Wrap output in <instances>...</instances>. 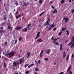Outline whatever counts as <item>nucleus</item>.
Masks as SVG:
<instances>
[{
	"instance_id": "nucleus-1",
	"label": "nucleus",
	"mask_w": 74,
	"mask_h": 74,
	"mask_svg": "<svg viewBox=\"0 0 74 74\" xmlns=\"http://www.w3.org/2000/svg\"><path fill=\"white\" fill-rule=\"evenodd\" d=\"M16 53V52H15L13 53V51H12L8 54H5V56H8V55H9L8 58H12V56H14V53Z\"/></svg>"
},
{
	"instance_id": "nucleus-2",
	"label": "nucleus",
	"mask_w": 74,
	"mask_h": 74,
	"mask_svg": "<svg viewBox=\"0 0 74 74\" xmlns=\"http://www.w3.org/2000/svg\"><path fill=\"white\" fill-rule=\"evenodd\" d=\"M49 22H50V19H49V18H48L46 22L44 24L45 26H47V25H49Z\"/></svg>"
},
{
	"instance_id": "nucleus-3",
	"label": "nucleus",
	"mask_w": 74,
	"mask_h": 74,
	"mask_svg": "<svg viewBox=\"0 0 74 74\" xmlns=\"http://www.w3.org/2000/svg\"><path fill=\"white\" fill-rule=\"evenodd\" d=\"M55 26H56V25H55L54 24H52L48 28V30H50L51 29H52V28H53V27H55Z\"/></svg>"
},
{
	"instance_id": "nucleus-4",
	"label": "nucleus",
	"mask_w": 74,
	"mask_h": 74,
	"mask_svg": "<svg viewBox=\"0 0 74 74\" xmlns=\"http://www.w3.org/2000/svg\"><path fill=\"white\" fill-rule=\"evenodd\" d=\"M58 39L55 38V39H54V40H53V43L54 44H55V45H59V43L56 42V41H57V40H58Z\"/></svg>"
},
{
	"instance_id": "nucleus-5",
	"label": "nucleus",
	"mask_w": 74,
	"mask_h": 74,
	"mask_svg": "<svg viewBox=\"0 0 74 74\" xmlns=\"http://www.w3.org/2000/svg\"><path fill=\"white\" fill-rule=\"evenodd\" d=\"M8 30L9 31H10V33H11V32H12V30H13V27H10L9 26H8Z\"/></svg>"
},
{
	"instance_id": "nucleus-6",
	"label": "nucleus",
	"mask_w": 74,
	"mask_h": 74,
	"mask_svg": "<svg viewBox=\"0 0 74 74\" xmlns=\"http://www.w3.org/2000/svg\"><path fill=\"white\" fill-rule=\"evenodd\" d=\"M50 52H51V50L50 49H47L46 51V53L47 55L49 54L50 53Z\"/></svg>"
},
{
	"instance_id": "nucleus-7",
	"label": "nucleus",
	"mask_w": 74,
	"mask_h": 74,
	"mask_svg": "<svg viewBox=\"0 0 74 74\" xmlns=\"http://www.w3.org/2000/svg\"><path fill=\"white\" fill-rule=\"evenodd\" d=\"M44 51V50L43 49L42 50L40 53V58H42V53H43V52Z\"/></svg>"
},
{
	"instance_id": "nucleus-8",
	"label": "nucleus",
	"mask_w": 74,
	"mask_h": 74,
	"mask_svg": "<svg viewBox=\"0 0 74 74\" xmlns=\"http://www.w3.org/2000/svg\"><path fill=\"white\" fill-rule=\"evenodd\" d=\"M21 29V27L18 26L15 28V30H20Z\"/></svg>"
},
{
	"instance_id": "nucleus-9",
	"label": "nucleus",
	"mask_w": 74,
	"mask_h": 74,
	"mask_svg": "<svg viewBox=\"0 0 74 74\" xmlns=\"http://www.w3.org/2000/svg\"><path fill=\"white\" fill-rule=\"evenodd\" d=\"M66 52L65 51H64V53H63V58H65V57H66Z\"/></svg>"
},
{
	"instance_id": "nucleus-10",
	"label": "nucleus",
	"mask_w": 74,
	"mask_h": 74,
	"mask_svg": "<svg viewBox=\"0 0 74 74\" xmlns=\"http://www.w3.org/2000/svg\"><path fill=\"white\" fill-rule=\"evenodd\" d=\"M43 41V40H42V39L40 38L38 39V40L37 41L38 42H42Z\"/></svg>"
},
{
	"instance_id": "nucleus-11",
	"label": "nucleus",
	"mask_w": 74,
	"mask_h": 74,
	"mask_svg": "<svg viewBox=\"0 0 74 74\" xmlns=\"http://www.w3.org/2000/svg\"><path fill=\"white\" fill-rule=\"evenodd\" d=\"M0 33H5V31L3 30V29L0 30Z\"/></svg>"
},
{
	"instance_id": "nucleus-12",
	"label": "nucleus",
	"mask_w": 74,
	"mask_h": 74,
	"mask_svg": "<svg viewBox=\"0 0 74 74\" xmlns=\"http://www.w3.org/2000/svg\"><path fill=\"white\" fill-rule=\"evenodd\" d=\"M71 65H70L68 68V70H67V72H69L70 70V69H71Z\"/></svg>"
},
{
	"instance_id": "nucleus-13",
	"label": "nucleus",
	"mask_w": 74,
	"mask_h": 74,
	"mask_svg": "<svg viewBox=\"0 0 74 74\" xmlns=\"http://www.w3.org/2000/svg\"><path fill=\"white\" fill-rule=\"evenodd\" d=\"M17 65V64L14 61L13 62V66H16Z\"/></svg>"
},
{
	"instance_id": "nucleus-14",
	"label": "nucleus",
	"mask_w": 74,
	"mask_h": 74,
	"mask_svg": "<svg viewBox=\"0 0 74 74\" xmlns=\"http://www.w3.org/2000/svg\"><path fill=\"white\" fill-rule=\"evenodd\" d=\"M69 18L67 17H66V19L65 20L66 23H67V22L69 21Z\"/></svg>"
},
{
	"instance_id": "nucleus-15",
	"label": "nucleus",
	"mask_w": 74,
	"mask_h": 74,
	"mask_svg": "<svg viewBox=\"0 0 74 74\" xmlns=\"http://www.w3.org/2000/svg\"><path fill=\"white\" fill-rule=\"evenodd\" d=\"M69 55H68L66 58V61H69Z\"/></svg>"
},
{
	"instance_id": "nucleus-16",
	"label": "nucleus",
	"mask_w": 74,
	"mask_h": 74,
	"mask_svg": "<svg viewBox=\"0 0 74 74\" xmlns=\"http://www.w3.org/2000/svg\"><path fill=\"white\" fill-rule=\"evenodd\" d=\"M71 42H74V37H72L71 38Z\"/></svg>"
},
{
	"instance_id": "nucleus-17",
	"label": "nucleus",
	"mask_w": 74,
	"mask_h": 74,
	"mask_svg": "<svg viewBox=\"0 0 74 74\" xmlns=\"http://www.w3.org/2000/svg\"><path fill=\"white\" fill-rule=\"evenodd\" d=\"M19 17H21V15H19L16 16V19H18Z\"/></svg>"
},
{
	"instance_id": "nucleus-18",
	"label": "nucleus",
	"mask_w": 74,
	"mask_h": 74,
	"mask_svg": "<svg viewBox=\"0 0 74 74\" xmlns=\"http://www.w3.org/2000/svg\"><path fill=\"white\" fill-rule=\"evenodd\" d=\"M57 13L58 12V11L56 10V9H55L54 10V11H53V13L55 14V13Z\"/></svg>"
},
{
	"instance_id": "nucleus-19",
	"label": "nucleus",
	"mask_w": 74,
	"mask_h": 74,
	"mask_svg": "<svg viewBox=\"0 0 74 74\" xmlns=\"http://www.w3.org/2000/svg\"><path fill=\"white\" fill-rule=\"evenodd\" d=\"M60 50H62V47H63V45L62 44H60Z\"/></svg>"
},
{
	"instance_id": "nucleus-20",
	"label": "nucleus",
	"mask_w": 74,
	"mask_h": 74,
	"mask_svg": "<svg viewBox=\"0 0 74 74\" xmlns=\"http://www.w3.org/2000/svg\"><path fill=\"white\" fill-rule=\"evenodd\" d=\"M66 34H67L68 35H69V30H67L66 31Z\"/></svg>"
},
{
	"instance_id": "nucleus-21",
	"label": "nucleus",
	"mask_w": 74,
	"mask_h": 74,
	"mask_svg": "<svg viewBox=\"0 0 74 74\" xmlns=\"http://www.w3.org/2000/svg\"><path fill=\"white\" fill-rule=\"evenodd\" d=\"M73 43L72 42H71L68 44V46H70V45H71L72 44H73Z\"/></svg>"
},
{
	"instance_id": "nucleus-22",
	"label": "nucleus",
	"mask_w": 74,
	"mask_h": 74,
	"mask_svg": "<svg viewBox=\"0 0 74 74\" xmlns=\"http://www.w3.org/2000/svg\"><path fill=\"white\" fill-rule=\"evenodd\" d=\"M65 0H62L61 1V4H64Z\"/></svg>"
},
{
	"instance_id": "nucleus-23",
	"label": "nucleus",
	"mask_w": 74,
	"mask_h": 74,
	"mask_svg": "<svg viewBox=\"0 0 74 74\" xmlns=\"http://www.w3.org/2000/svg\"><path fill=\"white\" fill-rule=\"evenodd\" d=\"M3 19L4 20V21H6L7 20V17H3Z\"/></svg>"
},
{
	"instance_id": "nucleus-24",
	"label": "nucleus",
	"mask_w": 74,
	"mask_h": 74,
	"mask_svg": "<svg viewBox=\"0 0 74 74\" xmlns=\"http://www.w3.org/2000/svg\"><path fill=\"white\" fill-rule=\"evenodd\" d=\"M66 27L64 28L63 27L62 29V32H63V31H64V30H66Z\"/></svg>"
},
{
	"instance_id": "nucleus-25",
	"label": "nucleus",
	"mask_w": 74,
	"mask_h": 74,
	"mask_svg": "<svg viewBox=\"0 0 74 74\" xmlns=\"http://www.w3.org/2000/svg\"><path fill=\"white\" fill-rule=\"evenodd\" d=\"M29 66V64H26L25 65L24 67H25V68H26L27 66Z\"/></svg>"
},
{
	"instance_id": "nucleus-26",
	"label": "nucleus",
	"mask_w": 74,
	"mask_h": 74,
	"mask_svg": "<svg viewBox=\"0 0 74 74\" xmlns=\"http://www.w3.org/2000/svg\"><path fill=\"white\" fill-rule=\"evenodd\" d=\"M44 13H45V11L43 12H42L41 14H40L39 15V16H40L42 15V14H44Z\"/></svg>"
},
{
	"instance_id": "nucleus-27",
	"label": "nucleus",
	"mask_w": 74,
	"mask_h": 74,
	"mask_svg": "<svg viewBox=\"0 0 74 74\" xmlns=\"http://www.w3.org/2000/svg\"><path fill=\"white\" fill-rule=\"evenodd\" d=\"M39 3H40V4H42V0H39Z\"/></svg>"
},
{
	"instance_id": "nucleus-28",
	"label": "nucleus",
	"mask_w": 74,
	"mask_h": 74,
	"mask_svg": "<svg viewBox=\"0 0 74 74\" xmlns=\"http://www.w3.org/2000/svg\"><path fill=\"white\" fill-rule=\"evenodd\" d=\"M35 70L36 71H38V70H39V69L38 68H36L35 69Z\"/></svg>"
},
{
	"instance_id": "nucleus-29",
	"label": "nucleus",
	"mask_w": 74,
	"mask_h": 74,
	"mask_svg": "<svg viewBox=\"0 0 74 74\" xmlns=\"http://www.w3.org/2000/svg\"><path fill=\"white\" fill-rule=\"evenodd\" d=\"M62 33V32H60L59 33L58 35H59V36H61Z\"/></svg>"
},
{
	"instance_id": "nucleus-30",
	"label": "nucleus",
	"mask_w": 74,
	"mask_h": 74,
	"mask_svg": "<svg viewBox=\"0 0 74 74\" xmlns=\"http://www.w3.org/2000/svg\"><path fill=\"white\" fill-rule=\"evenodd\" d=\"M24 29V32H27V28H25Z\"/></svg>"
},
{
	"instance_id": "nucleus-31",
	"label": "nucleus",
	"mask_w": 74,
	"mask_h": 74,
	"mask_svg": "<svg viewBox=\"0 0 74 74\" xmlns=\"http://www.w3.org/2000/svg\"><path fill=\"white\" fill-rule=\"evenodd\" d=\"M27 5V3H24V5H23V7H25V6H26Z\"/></svg>"
},
{
	"instance_id": "nucleus-32",
	"label": "nucleus",
	"mask_w": 74,
	"mask_h": 74,
	"mask_svg": "<svg viewBox=\"0 0 74 74\" xmlns=\"http://www.w3.org/2000/svg\"><path fill=\"white\" fill-rule=\"evenodd\" d=\"M74 46V45L73 44H72L71 46V48H73Z\"/></svg>"
},
{
	"instance_id": "nucleus-33",
	"label": "nucleus",
	"mask_w": 74,
	"mask_h": 74,
	"mask_svg": "<svg viewBox=\"0 0 74 74\" xmlns=\"http://www.w3.org/2000/svg\"><path fill=\"white\" fill-rule=\"evenodd\" d=\"M4 65L5 67H7V65H6V63L5 62H4Z\"/></svg>"
},
{
	"instance_id": "nucleus-34",
	"label": "nucleus",
	"mask_w": 74,
	"mask_h": 74,
	"mask_svg": "<svg viewBox=\"0 0 74 74\" xmlns=\"http://www.w3.org/2000/svg\"><path fill=\"white\" fill-rule=\"evenodd\" d=\"M16 15H18V10H17L16 13H15Z\"/></svg>"
},
{
	"instance_id": "nucleus-35",
	"label": "nucleus",
	"mask_w": 74,
	"mask_h": 74,
	"mask_svg": "<svg viewBox=\"0 0 74 74\" xmlns=\"http://www.w3.org/2000/svg\"><path fill=\"white\" fill-rule=\"evenodd\" d=\"M17 42H18V40L16 39L15 41V42H14L15 44H16Z\"/></svg>"
},
{
	"instance_id": "nucleus-36",
	"label": "nucleus",
	"mask_w": 74,
	"mask_h": 74,
	"mask_svg": "<svg viewBox=\"0 0 74 74\" xmlns=\"http://www.w3.org/2000/svg\"><path fill=\"white\" fill-rule=\"evenodd\" d=\"M15 4L16 5V6L18 5V1H16L15 2Z\"/></svg>"
},
{
	"instance_id": "nucleus-37",
	"label": "nucleus",
	"mask_w": 74,
	"mask_h": 74,
	"mask_svg": "<svg viewBox=\"0 0 74 74\" xmlns=\"http://www.w3.org/2000/svg\"><path fill=\"white\" fill-rule=\"evenodd\" d=\"M40 37V35H37V36L35 38V40H36V39H37V38H38V37Z\"/></svg>"
},
{
	"instance_id": "nucleus-38",
	"label": "nucleus",
	"mask_w": 74,
	"mask_h": 74,
	"mask_svg": "<svg viewBox=\"0 0 74 74\" xmlns=\"http://www.w3.org/2000/svg\"><path fill=\"white\" fill-rule=\"evenodd\" d=\"M40 37V35H37V36L35 38V40H36V39H37V38H38V37Z\"/></svg>"
},
{
	"instance_id": "nucleus-39",
	"label": "nucleus",
	"mask_w": 74,
	"mask_h": 74,
	"mask_svg": "<svg viewBox=\"0 0 74 74\" xmlns=\"http://www.w3.org/2000/svg\"><path fill=\"white\" fill-rule=\"evenodd\" d=\"M71 12L72 14H73V13H74V9L71 10Z\"/></svg>"
},
{
	"instance_id": "nucleus-40",
	"label": "nucleus",
	"mask_w": 74,
	"mask_h": 74,
	"mask_svg": "<svg viewBox=\"0 0 74 74\" xmlns=\"http://www.w3.org/2000/svg\"><path fill=\"white\" fill-rule=\"evenodd\" d=\"M38 63L39 64H40L41 63V62H40V60H38Z\"/></svg>"
},
{
	"instance_id": "nucleus-41",
	"label": "nucleus",
	"mask_w": 74,
	"mask_h": 74,
	"mask_svg": "<svg viewBox=\"0 0 74 74\" xmlns=\"http://www.w3.org/2000/svg\"><path fill=\"white\" fill-rule=\"evenodd\" d=\"M19 41H22V38L20 37L19 39Z\"/></svg>"
},
{
	"instance_id": "nucleus-42",
	"label": "nucleus",
	"mask_w": 74,
	"mask_h": 74,
	"mask_svg": "<svg viewBox=\"0 0 74 74\" xmlns=\"http://www.w3.org/2000/svg\"><path fill=\"white\" fill-rule=\"evenodd\" d=\"M29 71H26L25 72V74H29Z\"/></svg>"
},
{
	"instance_id": "nucleus-43",
	"label": "nucleus",
	"mask_w": 74,
	"mask_h": 74,
	"mask_svg": "<svg viewBox=\"0 0 74 74\" xmlns=\"http://www.w3.org/2000/svg\"><path fill=\"white\" fill-rule=\"evenodd\" d=\"M27 55L28 56H30V53H27Z\"/></svg>"
},
{
	"instance_id": "nucleus-44",
	"label": "nucleus",
	"mask_w": 74,
	"mask_h": 74,
	"mask_svg": "<svg viewBox=\"0 0 74 74\" xmlns=\"http://www.w3.org/2000/svg\"><path fill=\"white\" fill-rule=\"evenodd\" d=\"M45 60H47V61H48L49 60H48V58H45Z\"/></svg>"
},
{
	"instance_id": "nucleus-45",
	"label": "nucleus",
	"mask_w": 74,
	"mask_h": 74,
	"mask_svg": "<svg viewBox=\"0 0 74 74\" xmlns=\"http://www.w3.org/2000/svg\"><path fill=\"white\" fill-rule=\"evenodd\" d=\"M40 33V32H38V33L37 34V35H39L40 36V35H39V34Z\"/></svg>"
},
{
	"instance_id": "nucleus-46",
	"label": "nucleus",
	"mask_w": 74,
	"mask_h": 74,
	"mask_svg": "<svg viewBox=\"0 0 74 74\" xmlns=\"http://www.w3.org/2000/svg\"><path fill=\"white\" fill-rule=\"evenodd\" d=\"M23 61H20V64H21V63H23Z\"/></svg>"
},
{
	"instance_id": "nucleus-47",
	"label": "nucleus",
	"mask_w": 74,
	"mask_h": 74,
	"mask_svg": "<svg viewBox=\"0 0 74 74\" xmlns=\"http://www.w3.org/2000/svg\"><path fill=\"white\" fill-rule=\"evenodd\" d=\"M5 24V22L3 23L2 24V26H4Z\"/></svg>"
},
{
	"instance_id": "nucleus-48",
	"label": "nucleus",
	"mask_w": 74,
	"mask_h": 74,
	"mask_svg": "<svg viewBox=\"0 0 74 74\" xmlns=\"http://www.w3.org/2000/svg\"><path fill=\"white\" fill-rule=\"evenodd\" d=\"M66 19V17H64L63 18V19L62 20L63 21H64V20H65V19Z\"/></svg>"
},
{
	"instance_id": "nucleus-49",
	"label": "nucleus",
	"mask_w": 74,
	"mask_h": 74,
	"mask_svg": "<svg viewBox=\"0 0 74 74\" xmlns=\"http://www.w3.org/2000/svg\"><path fill=\"white\" fill-rule=\"evenodd\" d=\"M51 8H53V9H55V8L52 5H51Z\"/></svg>"
},
{
	"instance_id": "nucleus-50",
	"label": "nucleus",
	"mask_w": 74,
	"mask_h": 74,
	"mask_svg": "<svg viewBox=\"0 0 74 74\" xmlns=\"http://www.w3.org/2000/svg\"><path fill=\"white\" fill-rule=\"evenodd\" d=\"M69 74H72L73 73L71 71H69Z\"/></svg>"
},
{
	"instance_id": "nucleus-51",
	"label": "nucleus",
	"mask_w": 74,
	"mask_h": 74,
	"mask_svg": "<svg viewBox=\"0 0 74 74\" xmlns=\"http://www.w3.org/2000/svg\"><path fill=\"white\" fill-rule=\"evenodd\" d=\"M64 74V73L63 72H62L60 73H59V74Z\"/></svg>"
},
{
	"instance_id": "nucleus-52",
	"label": "nucleus",
	"mask_w": 74,
	"mask_h": 74,
	"mask_svg": "<svg viewBox=\"0 0 74 74\" xmlns=\"http://www.w3.org/2000/svg\"><path fill=\"white\" fill-rule=\"evenodd\" d=\"M12 15H11V13L10 14V18H12Z\"/></svg>"
},
{
	"instance_id": "nucleus-53",
	"label": "nucleus",
	"mask_w": 74,
	"mask_h": 74,
	"mask_svg": "<svg viewBox=\"0 0 74 74\" xmlns=\"http://www.w3.org/2000/svg\"><path fill=\"white\" fill-rule=\"evenodd\" d=\"M5 45L6 46L7 45V42H5Z\"/></svg>"
},
{
	"instance_id": "nucleus-54",
	"label": "nucleus",
	"mask_w": 74,
	"mask_h": 74,
	"mask_svg": "<svg viewBox=\"0 0 74 74\" xmlns=\"http://www.w3.org/2000/svg\"><path fill=\"white\" fill-rule=\"evenodd\" d=\"M31 67V65H29L28 66V68H30V67Z\"/></svg>"
},
{
	"instance_id": "nucleus-55",
	"label": "nucleus",
	"mask_w": 74,
	"mask_h": 74,
	"mask_svg": "<svg viewBox=\"0 0 74 74\" xmlns=\"http://www.w3.org/2000/svg\"><path fill=\"white\" fill-rule=\"evenodd\" d=\"M55 30H56V28L55 27L53 29V30L55 31Z\"/></svg>"
},
{
	"instance_id": "nucleus-56",
	"label": "nucleus",
	"mask_w": 74,
	"mask_h": 74,
	"mask_svg": "<svg viewBox=\"0 0 74 74\" xmlns=\"http://www.w3.org/2000/svg\"><path fill=\"white\" fill-rule=\"evenodd\" d=\"M31 65V66H34V64H32Z\"/></svg>"
},
{
	"instance_id": "nucleus-57",
	"label": "nucleus",
	"mask_w": 74,
	"mask_h": 74,
	"mask_svg": "<svg viewBox=\"0 0 74 74\" xmlns=\"http://www.w3.org/2000/svg\"><path fill=\"white\" fill-rule=\"evenodd\" d=\"M23 60V59L21 58L19 60V61H21V60Z\"/></svg>"
},
{
	"instance_id": "nucleus-58",
	"label": "nucleus",
	"mask_w": 74,
	"mask_h": 74,
	"mask_svg": "<svg viewBox=\"0 0 74 74\" xmlns=\"http://www.w3.org/2000/svg\"><path fill=\"white\" fill-rule=\"evenodd\" d=\"M34 74H38V73H37V72H34Z\"/></svg>"
},
{
	"instance_id": "nucleus-59",
	"label": "nucleus",
	"mask_w": 74,
	"mask_h": 74,
	"mask_svg": "<svg viewBox=\"0 0 74 74\" xmlns=\"http://www.w3.org/2000/svg\"><path fill=\"white\" fill-rule=\"evenodd\" d=\"M35 63H36L37 64H38V63H37V61H36V60H35Z\"/></svg>"
},
{
	"instance_id": "nucleus-60",
	"label": "nucleus",
	"mask_w": 74,
	"mask_h": 74,
	"mask_svg": "<svg viewBox=\"0 0 74 74\" xmlns=\"http://www.w3.org/2000/svg\"><path fill=\"white\" fill-rule=\"evenodd\" d=\"M74 55L73 54H72V55L71 57L72 58H74Z\"/></svg>"
},
{
	"instance_id": "nucleus-61",
	"label": "nucleus",
	"mask_w": 74,
	"mask_h": 74,
	"mask_svg": "<svg viewBox=\"0 0 74 74\" xmlns=\"http://www.w3.org/2000/svg\"><path fill=\"white\" fill-rule=\"evenodd\" d=\"M1 29H3V27H2V26H1Z\"/></svg>"
},
{
	"instance_id": "nucleus-62",
	"label": "nucleus",
	"mask_w": 74,
	"mask_h": 74,
	"mask_svg": "<svg viewBox=\"0 0 74 74\" xmlns=\"http://www.w3.org/2000/svg\"><path fill=\"white\" fill-rule=\"evenodd\" d=\"M18 56L19 58H21V57L20 56V55H18Z\"/></svg>"
},
{
	"instance_id": "nucleus-63",
	"label": "nucleus",
	"mask_w": 74,
	"mask_h": 74,
	"mask_svg": "<svg viewBox=\"0 0 74 74\" xmlns=\"http://www.w3.org/2000/svg\"><path fill=\"white\" fill-rule=\"evenodd\" d=\"M69 39L68 40H67L66 41H65V43H67V41H69Z\"/></svg>"
},
{
	"instance_id": "nucleus-64",
	"label": "nucleus",
	"mask_w": 74,
	"mask_h": 74,
	"mask_svg": "<svg viewBox=\"0 0 74 74\" xmlns=\"http://www.w3.org/2000/svg\"><path fill=\"white\" fill-rule=\"evenodd\" d=\"M30 25H31V24H29L28 25V26H30Z\"/></svg>"
}]
</instances>
